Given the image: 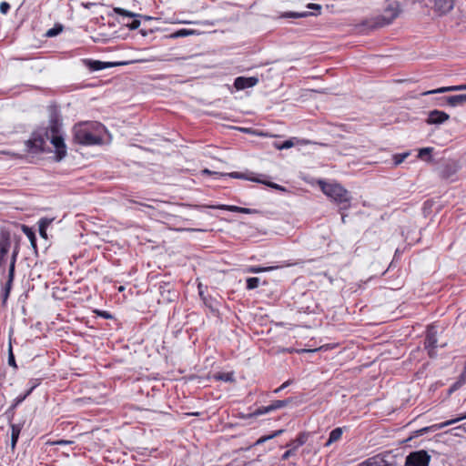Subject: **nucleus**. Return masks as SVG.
I'll return each mask as SVG.
<instances>
[{
	"label": "nucleus",
	"mask_w": 466,
	"mask_h": 466,
	"mask_svg": "<svg viewBox=\"0 0 466 466\" xmlns=\"http://www.w3.org/2000/svg\"><path fill=\"white\" fill-rule=\"evenodd\" d=\"M9 422L11 426V448L12 450H15L17 441L19 439L22 426L20 424L13 423L12 420Z\"/></svg>",
	"instance_id": "4be33fe9"
},
{
	"label": "nucleus",
	"mask_w": 466,
	"mask_h": 466,
	"mask_svg": "<svg viewBox=\"0 0 466 466\" xmlns=\"http://www.w3.org/2000/svg\"><path fill=\"white\" fill-rule=\"evenodd\" d=\"M342 433H343L342 428L338 427V428H335L334 430H332L329 433L328 441L326 442L325 446H329L333 442L339 441L342 436Z\"/></svg>",
	"instance_id": "5701e85b"
},
{
	"label": "nucleus",
	"mask_w": 466,
	"mask_h": 466,
	"mask_svg": "<svg viewBox=\"0 0 466 466\" xmlns=\"http://www.w3.org/2000/svg\"><path fill=\"white\" fill-rule=\"evenodd\" d=\"M322 192L338 204H349L350 201V192L338 183H327L324 180L318 182Z\"/></svg>",
	"instance_id": "7ed1b4c3"
},
{
	"label": "nucleus",
	"mask_w": 466,
	"mask_h": 466,
	"mask_svg": "<svg viewBox=\"0 0 466 466\" xmlns=\"http://www.w3.org/2000/svg\"><path fill=\"white\" fill-rule=\"evenodd\" d=\"M197 209H204V208H213V209H220V210H227L231 212H237V213H242V214H260L261 212L258 209L255 208H242L233 205H198L195 206Z\"/></svg>",
	"instance_id": "6e6552de"
},
{
	"label": "nucleus",
	"mask_w": 466,
	"mask_h": 466,
	"mask_svg": "<svg viewBox=\"0 0 466 466\" xmlns=\"http://www.w3.org/2000/svg\"><path fill=\"white\" fill-rule=\"evenodd\" d=\"M22 230L25 233V235L28 238V239L30 240L33 248H36V238H35V232L32 230V228H30L29 227L25 226V225L23 226Z\"/></svg>",
	"instance_id": "cd10ccee"
},
{
	"label": "nucleus",
	"mask_w": 466,
	"mask_h": 466,
	"mask_svg": "<svg viewBox=\"0 0 466 466\" xmlns=\"http://www.w3.org/2000/svg\"><path fill=\"white\" fill-rule=\"evenodd\" d=\"M466 419V412L464 414H462L461 416L460 417H457L455 419H452V420H446V421H443V422H441V423H438V424H434L431 427H424L420 430H418L416 431L414 433L415 435L414 436H420V435H423L424 433H427L430 430H434V431H437V430H441L447 426H450L451 424H454V423H457L462 420Z\"/></svg>",
	"instance_id": "9d476101"
},
{
	"label": "nucleus",
	"mask_w": 466,
	"mask_h": 466,
	"mask_svg": "<svg viewBox=\"0 0 466 466\" xmlns=\"http://www.w3.org/2000/svg\"><path fill=\"white\" fill-rule=\"evenodd\" d=\"M82 62L92 72L116 66V62H103L93 59H83Z\"/></svg>",
	"instance_id": "9b49d317"
},
{
	"label": "nucleus",
	"mask_w": 466,
	"mask_h": 466,
	"mask_svg": "<svg viewBox=\"0 0 466 466\" xmlns=\"http://www.w3.org/2000/svg\"><path fill=\"white\" fill-rule=\"evenodd\" d=\"M146 19L150 20L151 17L150 16H146Z\"/></svg>",
	"instance_id": "5fc2aeb1"
},
{
	"label": "nucleus",
	"mask_w": 466,
	"mask_h": 466,
	"mask_svg": "<svg viewBox=\"0 0 466 466\" xmlns=\"http://www.w3.org/2000/svg\"><path fill=\"white\" fill-rule=\"evenodd\" d=\"M190 34H191V31H189L187 29H180L175 33L174 36L182 37V36L189 35Z\"/></svg>",
	"instance_id": "79ce46f5"
},
{
	"label": "nucleus",
	"mask_w": 466,
	"mask_h": 466,
	"mask_svg": "<svg viewBox=\"0 0 466 466\" xmlns=\"http://www.w3.org/2000/svg\"><path fill=\"white\" fill-rule=\"evenodd\" d=\"M466 90V84L457 85V86H443L433 90H429L422 93L423 96L431 95V94H441L446 92H455V91H463Z\"/></svg>",
	"instance_id": "dca6fc26"
},
{
	"label": "nucleus",
	"mask_w": 466,
	"mask_h": 466,
	"mask_svg": "<svg viewBox=\"0 0 466 466\" xmlns=\"http://www.w3.org/2000/svg\"><path fill=\"white\" fill-rule=\"evenodd\" d=\"M410 155L409 152H405V153H402V154H397V155H394L393 157V159H394V164L397 166V165H400V163H402L406 157Z\"/></svg>",
	"instance_id": "c9c22d12"
},
{
	"label": "nucleus",
	"mask_w": 466,
	"mask_h": 466,
	"mask_svg": "<svg viewBox=\"0 0 466 466\" xmlns=\"http://www.w3.org/2000/svg\"><path fill=\"white\" fill-rule=\"evenodd\" d=\"M437 329L436 327L431 325L427 328L425 339H424V348L428 352L430 358L434 359L437 357L436 349L437 345Z\"/></svg>",
	"instance_id": "39448f33"
},
{
	"label": "nucleus",
	"mask_w": 466,
	"mask_h": 466,
	"mask_svg": "<svg viewBox=\"0 0 466 466\" xmlns=\"http://www.w3.org/2000/svg\"><path fill=\"white\" fill-rule=\"evenodd\" d=\"M118 16L121 18L120 20L118 19V24H121L123 27H127L131 30H134L138 28L140 25V20L138 17L141 15L138 14H135L118 7Z\"/></svg>",
	"instance_id": "423d86ee"
},
{
	"label": "nucleus",
	"mask_w": 466,
	"mask_h": 466,
	"mask_svg": "<svg viewBox=\"0 0 466 466\" xmlns=\"http://www.w3.org/2000/svg\"><path fill=\"white\" fill-rule=\"evenodd\" d=\"M385 461L379 456H374L371 458L367 459L365 461L362 462L363 466H385L384 465Z\"/></svg>",
	"instance_id": "a878e982"
},
{
	"label": "nucleus",
	"mask_w": 466,
	"mask_h": 466,
	"mask_svg": "<svg viewBox=\"0 0 466 466\" xmlns=\"http://www.w3.org/2000/svg\"><path fill=\"white\" fill-rule=\"evenodd\" d=\"M292 383V380H289L287 381H285L281 386H279L278 389H276L273 392L274 393H279L280 392L281 390H283L284 389H286L288 386H289L290 384Z\"/></svg>",
	"instance_id": "c03bdc74"
},
{
	"label": "nucleus",
	"mask_w": 466,
	"mask_h": 466,
	"mask_svg": "<svg viewBox=\"0 0 466 466\" xmlns=\"http://www.w3.org/2000/svg\"><path fill=\"white\" fill-rule=\"evenodd\" d=\"M307 7L309 8V9L317 10V11H320V9H321V5H318V4H309L307 5Z\"/></svg>",
	"instance_id": "de8ad7c7"
},
{
	"label": "nucleus",
	"mask_w": 466,
	"mask_h": 466,
	"mask_svg": "<svg viewBox=\"0 0 466 466\" xmlns=\"http://www.w3.org/2000/svg\"><path fill=\"white\" fill-rule=\"evenodd\" d=\"M8 364L14 368H17L16 366V363H15V355L13 353V350H12V346L10 345L9 347V352H8Z\"/></svg>",
	"instance_id": "e433bc0d"
},
{
	"label": "nucleus",
	"mask_w": 466,
	"mask_h": 466,
	"mask_svg": "<svg viewBox=\"0 0 466 466\" xmlns=\"http://www.w3.org/2000/svg\"><path fill=\"white\" fill-rule=\"evenodd\" d=\"M58 444H66V443H70V441H60L57 442Z\"/></svg>",
	"instance_id": "8fccbe9b"
},
{
	"label": "nucleus",
	"mask_w": 466,
	"mask_h": 466,
	"mask_svg": "<svg viewBox=\"0 0 466 466\" xmlns=\"http://www.w3.org/2000/svg\"><path fill=\"white\" fill-rule=\"evenodd\" d=\"M134 203L137 204V205H140V206H143V207H147V208H153L152 206L145 204V203H138V202H134Z\"/></svg>",
	"instance_id": "09e8293b"
},
{
	"label": "nucleus",
	"mask_w": 466,
	"mask_h": 466,
	"mask_svg": "<svg viewBox=\"0 0 466 466\" xmlns=\"http://www.w3.org/2000/svg\"><path fill=\"white\" fill-rule=\"evenodd\" d=\"M247 289H254L258 287L259 285V279L256 277L248 278L247 279Z\"/></svg>",
	"instance_id": "2f4dec72"
},
{
	"label": "nucleus",
	"mask_w": 466,
	"mask_h": 466,
	"mask_svg": "<svg viewBox=\"0 0 466 466\" xmlns=\"http://www.w3.org/2000/svg\"><path fill=\"white\" fill-rule=\"evenodd\" d=\"M293 142L292 140L289 139V140H285L281 146L279 147V149H287V148H290L293 147Z\"/></svg>",
	"instance_id": "37998d69"
},
{
	"label": "nucleus",
	"mask_w": 466,
	"mask_h": 466,
	"mask_svg": "<svg viewBox=\"0 0 466 466\" xmlns=\"http://www.w3.org/2000/svg\"><path fill=\"white\" fill-rule=\"evenodd\" d=\"M17 255H18V248L15 247V248L13 251L9 268H8V270H11V268H13L12 270H13L14 274H15V262H16Z\"/></svg>",
	"instance_id": "72a5a7b5"
},
{
	"label": "nucleus",
	"mask_w": 466,
	"mask_h": 466,
	"mask_svg": "<svg viewBox=\"0 0 466 466\" xmlns=\"http://www.w3.org/2000/svg\"><path fill=\"white\" fill-rule=\"evenodd\" d=\"M278 268L279 267H274V266H271V267L252 266L248 268V272L257 274V273H261V272L271 271Z\"/></svg>",
	"instance_id": "c756f323"
},
{
	"label": "nucleus",
	"mask_w": 466,
	"mask_h": 466,
	"mask_svg": "<svg viewBox=\"0 0 466 466\" xmlns=\"http://www.w3.org/2000/svg\"><path fill=\"white\" fill-rule=\"evenodd\" d=\"M53 219H50V218H43L39 220L38 222V225H39V234L42 238H47V235H46V228H48V226L52 223Z\"/></svg>",
	"instance_id": "b1692460"
},
{
	"label": "nucleus",
	"mask_w": 466,
	"mask_h": 466,
	"mask_svg": "<svg viewBox=\"0 0 466 466\" xmlns=\"http://www.w3.org/2000/svg\"><path fill=\"white\" fill-rule=\"evenodd\" d=\"M39 380L37 379L31 380L29 381V389L25 391L28 395L32 393V391L39 385Z\"/></svg>",
	"instance_id": "58836bf2"
},
{
	"label": "nucleus",
	"mask_w": 466,
	"mask_h": 466,
	"mask_svg": "<svg viewBox=\"0 0 466 466\" xmlns=\"http://www.w3.org/2000/svg\"><path fill=\"white\" fill-rule=\"evenodd\" d=\"M388 5L384 10V15L381 17H378L375 22L374 27H382L384 25H390L396 17L399 16L400 13V7L398 2H391V0H387Z\"/></svg>",
	"instance_id": "20e7f679"
},
{
	"label": "nucleus",
	"mask_w": 466,
	"mask_h": 466,
	"mask_svg": "<svg viewBox=\"0 0 466 466\" xmlns=\"http://www.w3.org/2000/svg\"><path fill=\"white\" fill-rule=\"evenodd\" d=\"M46 141H50L55 147L56 160H61L66 157V146L57 120L52 119L48 128L34 132L31 137L25 141L26 151L31 154L49 152L51 150L46 148Z\"/></svg>",
	"instance_id": "f257e3e1"
},
{
	"label": "nucleus",
	"mask_w": 466,
	"mask_h": 466,
	"mask_svg": "<svg viewBox=\"0 0 466 466\" xmlns=\"http://www.w3.org/2000/svg\"><path fill=\"white\" fill-rule=\"evenodd\" d=\"M455 5V0H433V10L439 15L450 13Z\"/></svg>",
	"instance_id": "f8f14e48"
},
{
	"label": "nucleus",
	"mask_w": 466,
	"mask_h": 466,
	"mask_svg": "<svg viewBox=\"0 0 466 466\" xmlns=\"http://www.w3.org/2000/svg\"><path fill=\"white\" fill-rule=\"evenodd\" d=\"M293 402H295V399L294 398H287L285 400H273L271 402V404H269L268 406H262V407H259V408L256 409L250 414V416L251 417H258V416H260V415L271 412L273 410L285 408V407H287L288 405H289V404H291Z\"/></svg>",
	"instance_id": "0eeeda50"
},
{
	"label": "nucleus",
	"mask_w": 466,
	"mask_h": 466,
	"mask_svg": "<svg viewBox=\"0 0 466 466\" xmlns=\"http://www.w3.org/2000/svg\"><path fill=\"white\" fill-rule=\"evenodd\" d=\"M29 395L25 392L24 394H20L17 396L14 403L11 405V407L6 410L5 415L7 416V419L9 421L13 420L14 415H15V409L22 403Z\"/></svg>",
	"instance_id": "6ab92c4d"
},
{
	"label": "nucleus",
	"mask_w": 466,
	"mask_h": 466,
	"mask_svg": "<svg viewBox=\"0 0 466 466\" xmlns=\"http://www.w3.org/2000/svg\"><path fill=\"white\" fill-rule=\"evenodd\" d=\"M221 176H228L232 178H238V179H248L251 180L252 178L248 177L245 174L240 172H231L228 174H221Z\"/></svg>",
	"instance_id": "f704fd0d"
},
{
	"label": "nucleus",
	"mask_w": 466,
	"mask_h": 466,
	"mask_svg": "<svg viewBox=\"0 0 466 466\" xmlns=\"http://www.w3.org/2000/svg\"><path fill=\"white\" fill-rule=\"evenodd\" d=\"M449 118L450 116L447 113L435 109L429 112L426 122L429 125H440L447 121Z\"/></svg>",
	"instance_id": "4468645a"
},
{
	"label": "nucleus",
	"mask_w": 466,
	"mask_h": 466,
	"mask_svg": "<svg viewBox=\"0 0 466 466\" xmlns=\"http://www.w3.org/2000/svg\"><path fill=\"white\" fill-rule=\"evenodd\" d=\"M62 30H63V26L61 25H56L53 28H50L49 30H47V32L46 33V35L47 37H54V36L57 35L58 34H60L62 32Z\"/></svg>",
	"instance_id": "473e14b6"
},
{
	"label": "nucleus",
	"mask_w": 466,
	"mask_h": 466,
	"mask_svg": "<svg viewBox=\"0 0 466 466\" xmlns=\"http://www.w3.org/2000/svg\"><path fill=\"white\" fill-rule=\"evenodd\" d=\"M203 172H204V173H207V174H212V173H213V172H211V171H210V170H208V169H205Z\"/></svg>",
	"instance_id": "864d4df0"
},
{
	"label": "nucleus",
	"mask_w": 466,
	"mask_h": 466,
	"mask_svg": "<svg viewBox=\"0 0 466 466\" xmlns=\"http://www.w3.org/2000/svg\"><path fill=\"white\" fill-rule=\"evenodd\" d=\"M296 453V451L293 449V448H290L289 450L286 451L282 456H281V460L282 461H286L288 460L289 457L295 455Z\"/></svg>",
	"instance_id": "ea45409f"
},
{
	"label": "nucleus",
	"mask_w": 466,
	"mask_h": 466,
	"mask_svg": "<svg viewBox=\"0 0 466 466\" xmlns=\"http://www.w3.org/2000/svg\"><path fill=\"white\" fill-rule=\"evenodd\" d=\"M284 432V430H278V431H275L273 433L269 434V435H265V436H262L260 437L256 442H255V445H260L264 442H266L268 440H271L275 437H278V436H280L282 433Z\"/></svg>",
	"instance_id": "c85d7f7f"
},
{
	"label": "nucleus",
	"mask_w": 466,
	"mask_h": 466,
	"mask_svg": "<svg viewBox=\"0 0 466 466\" xmlns=\"http://www.w3.org/2000/svg\"><path fill=\"white\" fill-rule=\"evenodd\" d=\"M431 455L424 450L410 452L405 460V466H429Z\"/></svg>",
	"instance_id": "1a4fd4ad"
},
{
	"label": "nucleus",
	"mask_w": 466,
	"mask_h": 466,
	"mask_svg": "<svg viewBox=\"0 0 466 466\" xmlns=\"http://www.w3.org/2000/svg\"><path fill=\"white\" fill-rule=\"evenodd\" d=\"M143 60H131V61H118V66H127L133 63L142 62Z\"/></svg>",
	"instance_id": "49530a36"
},
{
	"label": "nucleus",
	"mask_w": 466,
	"mask_h": 466,
	"mask_svg": "<svg viewBox=\"0 0 466 466\" xmlns=\"http://www.w3.org/2000/svg\"><path fill=\"white\" fill-rule=\"evenodd\" d=\"M446 103L451 106H462L466 103V94L455 95L443 97Z\"/></svg>",
	"instance_id": "aec40b11"
},
{
	"label": "nucleus",
	"mask_w": 466,
	"mask_h": 466,
	"mask_svg": "<svg viewBox=\"0 0 466 466\" xmlns=\"http://www.w3.org/2000/svg\"><path fill=\"white\" fill-rule=\"evenodd\" d=\"M251 181H254V182H258V183H261V184H264L271 188H274L276 190H279V191H282V192H286L287 189L286 187H284L283 186H280L279 184H276L274 182H266V181H263L261 179H251Z\"/></svg>",
	"instance_id": "7c9ffc66"
},
{
	"label": "nucleus",
	"mask_w": 466,
	"mask_h": 466,
	"mask_svg": "<svg viewBox=\"0 0 466 466\" xmlns=\"http://www.w3.org/2000/svg\"><path fill=\"white\" fill-rule=\"evenodd\" d=\"M140 33L142 34V35H147V32L143 29L140 30Z\"/></svg>",
	"instance_id": "603ef678"
},
{
	"label": "nucleus",
	"mask_w": 466,
	"mask_h": 466,
	"mask_svg": "<svg viewBox=\"0 0 466 466\" xmlns=\"http://www.w3.org/2000/svg\"><path fill=\"white\" fill-rule=\"evenodd\" d=\"M258 83V78L256 76H238L235 78L234 86L238 90H243L248 87L255 86Z\"/></svg>",
	"instance_id": "ddd939ff"
},
{
	"label": "nucleus",
	"mask_w": 466,
	"mask_h": 466,
	"mask_svg": "<svg viewBox=\"0 0 466 466\" xmlns=\"http://www.w3.org/2000/svg\"><path fill=\"white\" fill-rule=\"evenodd\" d=\"M309 437V432L302 431L299 432L298 437L286 444V447L293 448L295 451L302 445H304Z\"/></svg>",
	"instance_id": "a211bd4d"
},
{
	"label": "nucleus",
	"mask_w": 466,
	"mask_h": 466,
	"mask_svg": "<svg viewBox=\"0 0 466 466\" xmlns=\"http://www.w3.org/2000/svg\"><path fill=\"white\" fill-rule=\"evenodd\" d=\"M14 279H15V274L13 273V270L12 269L8 270V279L4 286L3 292H2L3 303H5V301L7 300V299L10 295Z\"/></svg>",
	"instance_id": "412c9836"
},
{
	"label": "nucleus",
	"mask_w": 466,
	"mask_h": 466,
	"mask_svg": "<svg viewBox=\"0 0 466 466\" xmlns=\"http://www.w3.org/2000/svg\"><path fill=\"white\" fill-rule=\"evenodd\" d=\"M312 15L309 12H285L281 14L282 18H304Z\"/></svg>",
	"instance_id": "bb28decb"
},
{
	"label": "nucleus",
	"mask_w": 466,
	"mask_h": 466,
	"mask_svg": "<svg viewBox=\"0 0 466 466\" xmlns=\"http://www.w3.org/2000/svg\"><path fill=\"white\" fill-rule=\"evenodd\" d=\"M432 150H433L432 147H423V148L420 149L419 157L423 158L425 155H428L429 158L431 159V153L432 152Z\"/></svg>",
	"instance_id": "4c0bfd02"
},
{
	"label": "nucleus",
	"mask_w": 466,
	"mask_h": 466,
	"mask_svg": "<svg viewBox=\"0 0 466 466\" xmlns=\"http://www.w3.org/2000/svg\"><path fill=\"white\" fill-rule=\"evenodd\" d=\"M96 314L104 319H113V316L106 310H97Z\"/></svg>",
	"instance_id": "a18cd8bd"
},
{
	"label": "nucleus",
	"mask_w": 466,
	"mask_h": 466,
	"mask_svg": "<svg viewBox=\"0 0 466 466\" xmlns=\"http://www.w3.org/2000/svg\"><path fill=\"white\" fill-rule=\"evenodd\" d=\"M214 379L217 380H222L225 382L235 381L233 372H218L214 375Z\"/></svg>",
	"instance_id": "393cba45"
},
{
	"label": "nucleus",
	"mask_w": 466,
	"mask_h": 466,
	"mask_svg": "<svg viewBox=\"0 0 466 466\" xmlns=\"http://www.w3.org/2000/svg\"><path fill=\"white\" fill-rule=\"evenodd\" d=\"M11 248V238L8 232H3L0 238V267L4 262V258L9 252Z\"/></svg>",
	"instance_id": "2eb2a0df"
},
{
	"label": "nucleus",
	"mask_w": 466,
	"mask_h": 466,
	"mask_svg": "<svg viewBox=\"0 0 466 466\" xmlns=\"http://www.w3.org/2000/svg\"><path fill=\"white\" fill-rule=\"evenodd\" d=\"M464 384H466V360L461 373L458 377L457 380L449 388L448 394L451 395L453 392L461 389Z\"/></svg>",
	"instance_id": "f3484780"
},
{
	"label": "nucleus",
	"mask_w": 466,
	"mask_h": 466,
	"mask_svg": "<svg viewBox=\"0 0 466 466\" xmlns=\"http://www.w3.org/2000/svg\"><path fill=\"white\" fill-rule=\"evenodd\" d=\"M104 127L96 122H84L73 128L74 140L83 146L99 145L103 142Z\"/></svg>",
	"instance_id": "f03ea898"
},
{
	"label": "nucleus",
	"mask_w": 466,
	"mask_h": 466,
	"mask_svg": "<svg viewBox=\"0 0 466 466\" xmlns=\"http://www.w3.org/2000/svg\"><path fill=\"white\" fill-rule=\"evenodd\" d=\"M124 289H125V288H124L123 286H119V287L117 288L118 292H121V291H123Z\"/></svg>",
	"instance_id": "3c124183"
},
{
	"label": "nucleus",
	"mask_w": 466,
	"mask_h": 466,
	"mask_svg": "<svg viewBox=\"0 0 466 466\" xmlns=\"http://www.w3.org/2000/svg\"><path fill=\"white\" fill-rule=\"evenodd\" d=\"M11 6L7 2H2L0 4V12L4 15L7 14L10 10Z\"/></svg>",
	"instance_id": "a19ab883"
}]
</instances>
